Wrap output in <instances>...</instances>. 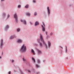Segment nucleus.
<instances>
[{"mask_svg": "<svg viewBox=\"0 0 74 74\" xmlns=\"http://www.w3.org/2000/svg\"><path fill=\"white\" fill-rule=\"evenodd\" d=\"M17 42L19 43H22V40L20 39H18L17 41Z\"/></svg>", "mask_w": 74, "mask_h": 74, "instance_id": "9d476101", "label": "nucleus"}, {"mask_svg": "<svg viewBox=\"0 0 74 74\" xmlns=\"http://www.w3.org/2000/svg\"><path fill=\"white\" fill-rule=\"evenodd\" d=\"M26 51V46L24 45H23L20 49V51L22 52H25Z\"/></svg>", "mask_w": 74, "mask_h": 74, "instance_id": "f257e3e1", "label": "nucleus"}, {"mask_svg": "<svg viewBox=\"0 0 74 74\" xmlns=\"http://www.w3.org/2000/svg\"><path fill=\"white\" fill-rule=\"evenodd\" d=\"M36 67L38 68L39 67V66L37 64H36Z\"/></svg>", "mask_w": 74, "mask_h": 74, "instance_id": "5701e85b", "label": "nucleus"}, {"mask_svg": "<svg viewBox=\"0 0 74 74\" xmlns=\"http://www.w3.org/2000/svg\"><path fill=\"white\" fill-rule=\"evenodd\" d=\"M9 73V74H11V72H10V71H9V73Z\"/></svg>", "mask_w": 74, "mask_h": 74, "instance_id": "7c9ffc66", "label": "nucleus"}, {"mask_svg": "<svg viewBox=\"0 0 74 74\" xmlns=\"http://www.w3.org/2000/svg\"><path fill=\"white\" fill-rule=\"evenodd\" d=\"M21 22H23V23L24 24H27V23H26V21H25V20H24L23 21V20H22V19L21 20Z\"/></svg>", "mask_w": 74, "mask_h": 74, "instance_id": "20e7f679", "label": "nucleus"}, {"mask_svg": "<svg viewBox=\"0 0 74 74\" xmlns=\"http://www.w3.org/2000/svg\"><path fill=\"white\" fill-rule=\"evenodd\" d=\"M23 60L24 61V63H26V59L24 58H23Z\"/></svg>", "mask_w": 74, "mask_h": 74, "instance_id": "2eb2a0df", "label": "nucleus"}, {"mask_svg": "<svg viewBox=\"0 0 74 74\" xmlns=\"http://www.w3.org/2000/svg\"><path fill=\"white\" fill-rule=\"evenodd\" d=\"M25 8H29V7H28V5H26V6L25 7Z\"/></svg>", "mask_w": 74, "mask_h": 74, "instance_id": "6ab92c4d", "label": "nucleus"}, {"mask_svg": "<svg viewBox=\"0 0 74 74\" xmlns=\"http://www.w3.org/2000/svg\"><path fill=\"white\" fill-rule=\"evenodd\" d=\"M14 62V60H12V62L13 63Z\"/></svg>", "mask_w": 74, "mask_h": 74, "instance_id": "c85d7f7f", "label": "nucleus"}, {"mask_svg": "<svg viewBox=\"0 0 74 74\" xmlns=\"http://www.w3.org/2000/svg\"><path fill=\"white\" fill-rule=\"evenodd\" d=\"M21 73H22V72H21Z\"/></svg>", "mask_w": 74, "mask_h": 74, "instance_id": "a19ab883", "label": "nucleus"}, {"mask_svg": "<svg viewBox=\"0 0 74 74\" xmlns=\"http://www.w3.org/2000/svg\"><path fill=\"white\" fill-rule=\"evenodd\" d=\"M37 51L38 52V53H41L42 51L40 50H39V49H37Z\"/></svg>", "mask_w": 74, "mask_h": 74, "instance_id": "9b49d317", "label": "nucleus"}, {"mask_svg": "<svg viewBox=\"0 0 74 74\" xmlns=\"http://www.w3.org/2000/svg\"><path fill=\"white\" fill-rule=\"evenodd\" d=\"M47 10H48V14H49V15H50V9H49V7H48Z\"/></svg>", "mask_w": 74, "mask_h": 74, "instance_id": "6e6552de", "label": "nucleus"}, {"mask_svg": "<svg viewBox=\"0 0 74 74\" xmlns=\"http://www.w3.org/2000/svg\"><path fill=\"white\" fill-rule=\"evenodd\" d=\"M32 60L34 62V63H35V60L34 58L32 57Z\"/></svg>", "mask_w": 74, "mask_h": 74, "instance_id": "a211bd4d", "label": "nucleus"}, {"mask_svg": "<svg viewBox=\"0 0 74 74\" xmlns=\"http://www.w3.org/2000/svg\"><path fill=\"white\" fill-rule=\"evenodd\" d=\"M53 34L52 33H51V35L52 36Z\"/></svg>", "mask_w": 74, "mask_h": 74, "instance_id": "c756f323", "label": "nucleus"}, {"mask_svg": "<svg viewBox=\"0 0 74 74\" xmlns=\"http://www.w3.org/2000/svg\"><path fill=\"white\" fill-rule=\"evenodd\" d=\"M72 6V5L71 4H70L69 5V7H71Z\"/></svg>", "mask_w": 74, "mask_h": 74, "instance_id": "bb28decb", "label": "nucleus"}, {"mask_svg": "<svg viewBox=\"0 0 74 74\" xmlns=\"http://www.w3.org/2000/svg\"><path fill=\"white\" fill-rule=\"evenodd\" d=\"M35 1H36V0H33V2H34V3L35 2Z\"/></svg>", "mask_w": 74, "mask_h": 74, "instance_id": "2f4dec72", "label": "nucleus"}, {"mask_svg": "<svg viewBox=\"0 0 74 74\" xmlns=\"http://www.w3.org/2000/svg\"><path fill=\"white\" fill-rule=\"evenodd\" d=\"M37 14V13L36 12L35 13V14H34L35 16H36Z\"/></svg>", "mask_w": 74, "mask_h": 74, "instance_id": "b1692460", "label": "nucleus"}, {"mask_svg": "<svg viewBox=\"0 0 74 74\" xmlns=\"http://www.w3.org/2000/svg\"><path fill=\"white\" fill-rule=\"evenodd\" d=\"M37 41L39 43V45L40 46V47H42V43H41L40 42H39V39H38L37 40Z\"/></svg>", "mask_w": 74, "mask_h": 74, "instance_id": "39448f33", "label": "nucleus"}, {"mask_svg": "<svg viewBox=\"0 0 74 74\" xmlns=\"http://www.w3.org/2000/svg\"><path fill=\"white\" fill-rule=\"evenodd\" d=\"M18 8H21V5H19L18 6Z\"/></svg>", "mask_w": 74, "mask_h": 74, "instance_id": "cd10ccee", "label": "nucleus"}, {"mask_svg": "<svg viewBox=\"0 0 74 74\" xmlns=\"http://www.w3.org/2000/svg\"><path fill=\"white\" fill-rule=\"evenodd\" d=\"M68 57L66 58V59H68Z\"/></svg>", "mask_w": 74, "mask_h": 74, "instance_id": "ea45409f", "label": "nucleus"}, {"mask_svg": "<svg viewBox=\"0 0 74 74\" xmlns=\"http://www.w3.org/2000/svg\"><path fill=\"white\" fill-rule=\"evenodd\" d=\"M30 23L32 25V22H30Z\"/></svg>", "mask_w": 74, "mask_h": 74, "instance_id": "c9c22d12", "label": "nucleus"}, {"mask_svg": "<svg viewBox=\"0 0 74 74\" xmlns=\"http://www.w3.org/2000/svg\"><path fill=\"white\" fill-rule=\"evenodd\" d=\"M43 25H42V30L43 31H45V25L44 23L43 22Z\"/></svg>", "mask_w": 74, "mask_h": 74, "instance_id": "7ed1b4c3", "label": "nucleus"}, {"mask_svg": "<svg viewBox=\"0 0 74 74\" xmlns=\"http://www.w3.org/2000/svg\"><path fill=\"white\" fill-rule=\"evenodd\" d=\"M20 29H19V28L17 29V32H19V31H20Z\"/></svg>", "mask_w": 74, "mask_h": 74, "instance_id": "412c9836", "label": "nucleus"}, {"mask_svg": "<svg viewBox=\"0 0 74 74\" xmlns=\"http://www.w3.org/2000/svg\"><path fill=\"white\" fill-rule=\"evenodd\" d=\"M14 71H15V72H16V70H14Z\"/></svg>", "mask_w": 74, "mask_h": 74, "instance_id": "4c0bfd02", "label": "nucleus"}, {"mask_svg": "<svg viewBox=\"0 0 74 74\" xmlns=\"http://www.w3.org/2000/svg\"><path fill=\"white\" fill-rule=\"evenodd\" d=\"M3 40H1V48H2L3 46Z\"/></svg>", "mask_w": 74, "mask_h": 74, "instance_id": "0eeeda50", "label": "nucleus"}, {"mask_svg": "<svg viewBox=\"0 0 74 74\" xmlns=\"http://www.w3.org/2000/svg\"><path fill=\"white\" fill-rule=\"evenodd\" d=\"M32 52L33 53V54H34V55H35V54L34 51V50H33V49L32 50Z\"/></svg>", "mask_w": 74, "mask_h": 74, "instance_id": "f3484780", "label": "nucleus"}, {"mask_svg": "<svg viewBox=\"0 0 74 74\" xmlns=\"http://www.w3.org/2000/svg\"><path fill=\"white\" fill-rule=\"evenodd\" d=\"M46 34H47V32H46Z\"/></svg>", "mask_w": 74, "mask_h": 74, "instance_id": "e433bc0d", "label": "nucleus"}, {"mask_svg": "<svg viewBox=\"0 0 74 74\" xmlns=\"http://www.w3.org/2000/svg\"><path fill=\"white\" fill-rule=\"evenodd\" d=\"M5 13H3V17L5 16Z\"/></svg>", "mask_w": 74, "mask_h": 74, "instance_id": "4be33fe9", "label": "nucleus"}, {"mask_svg": "<svg viewBox=\"0 0 74 74\" xmlns=\"http://www.w3.org/2000/svg\"><path fill=\"white\" fill-rule=\"evenodd\" d=\"M38 25H39V23L38 21H36L35 22V26H37Z\"/></svg>", "mask_w": 74, "mask_h": 74, "instance_id": "4468645a", "label": "nucleus"}, {"mask_svg": "<svg viewBox=\"0 0 74 74\" xmlns=\"http://www.w3.org/2000/svg\"><path fill=\"white\" fill-rule=\"evenodd\" d=\"M1 58V56H0V58Z\"/></svg>", "mask_w": 74, "mask_h": 74, "instance_id": "58836bf2", "label": "nucleus"}, {"mask_svg": "<svg viewBox=\"0 0 74 74\" xmlns=\"http://www.w3.org/2000/svg\"><path fill=\"white\" fill-rule=\"evenodd\" d=\"M10 15L9 14L8 15V18H10Z\"/></svg>", "mask_w": 74, "mask_h": 74, "instance_id": "393cba45", "label": "nucleus"}, {"mask_svg": "<svg viewBox=\"0 0 74 74\" xmlns=\"http://www.w3.org/2000/svg\"><path fill=\"white\" fill-rule=\"evenodd\" d=\"M9 28V25H7L6 26L5 28V29L6 30V29H8Z\"/></svg>", "mask_w": 74, "mask_h": 74, "instance_id": "f8f14e48", "label": "nucleus"}, {"mask_svg": "<svg viewBox=\"0 0 74 74\" xmlns=\"http://www.w3.org/2000/svg\"><path fill=\"white\" fill-rule=\"evenodd\" d=\"M16 38V36L15 35H13V36H12L10 38V39L11 40V39H12L14 38Z\"/></svg>", "mask_w": 74, "mask_h": 74, "instance_id": "423d86ee", "label": "nucleus"}, {"mask_svg": "<svg viewBox=\"0 0 74 74\" xmlns=\"http://www.w3.org/2000/svg\"><path fill=\"white\" fill-rule=\"evenodd\" d=\"M26 15H27V16H30V14L29 13H26Z\"/></svg>", "mask_w": 74, "mask_h": 74, "instance_id": "dca6fc26", "label": "nucleus"}, {"mask_svg": "<svg viewBox=\"0 0 74 74\" xmlns=\"http://www.w3.org/2000/svg\"><path fill=\"white\" fill-rule=\"evenodd\" d=\"M37 61H38V63H39L40 62V60H37Z\"/></svg>", "mask_w": 74, "mask_h": 74, "instance_id": "a878e982", "label": "nucleus"}, {"mask_svg": "<svg viewBox=\"0 0 74 74\" xmlns=\"http://www.w3.org/2000/svg\"><path fill=\"white\" fill-rule=\"evenodd\" d=\"M40 39H41V41L43 42V44L45 46V48H46V49H47V44L44 41V39H43V37L41 35L40 36Z\"/></svg>", "mask_w": 74, "mask_h": 74, "instance_id": "f03ea898", "label": "nucleus"}, {"mask_svg": "<svg viewBox=\"0 0 74 74\" xmlns=\"http://www.w3.org/2000/svg\"><path fill=\"white\" fill-rule=\"evenodd\" d=\"M28 72L29 73H30V71L29 70L28 71Z\"/></svg>", "mask_w": 74, "mask_h": 74, "instance_id": "473e14b6", "label": "nucleus"}, {"mask_svg": "<svg viewBox=\"0 0 74 74\" xmlns=\"http://www.w3.org/2000/svg\"><path fill=\"white\" fill-rule=\"evenodd\" d=\"M14 18H17V15L16 13H15L14 15Z\"/></svg>", "mask_w": 74, "mask_h": 74, "instance_id": "1a4fd4ad", "label": "nucleus"}, {"mask_svg": "<svg viewBox=\"0 0 74 74\" xmlns=\"http://www.w3.org/2000/svg\"><path fill=\"white\" fill-rule=\"evenodd\" d=\"M51 43L50 42V41H48V45H49V47H50L51 46Z\"/></svg>", "mask_w": 74, "mask_h": 74, "instance_id": "ddd939ff", "label": "nucleus"}, {"mask_svg": "<svg viewBox=\"0 0 74 74\" xmlns=\"http://www.w3.org/2000/svg\"><path fill=\"white\" fill-rule=\"evenodd\" d=\"M60 48H62V49H63L62 47H61V46H60Z\"/></svg>", "mask_w": 74, "mask_h": 74, "instance_id": "f704fd0d", "label": "nucleus"}, {"mask_svg": "<svg viewBox=\"0 0 74 74\" xmlns=\"http://www.w3.org/2000/svg\"><path fill=\"white\" fill-rule=\"evenodd\" d=\"M15 19V21H16V22H18V19H17V18Z\"/></svg>", "mask_w": 74, "mask_h": 74, "instance_id": "aec40b11", "label": "nucleus"}, {"mask_svg": "<svg viewBox=\"0 0 74 74\" xmlns=\"http://www.w3.org/2000/svg\"><path fill=\"white\" fill-rule=\"evenodd\" d=\"M5 0H1V2H3V1H4Z\"/></svg>", "mask_w": 74, "mask_h": 74, "instance_id": "72a5a7b5", "label": "nucleus"}]
</instances>
